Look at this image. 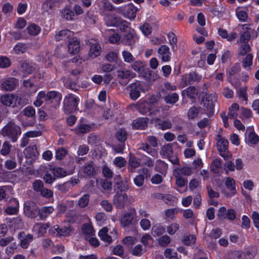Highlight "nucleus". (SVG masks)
<instances>
[{"label":"nucleus","instance_id":"nucleus-52","mask_svg":"<svg viewBox=\"0 0 259 259\" xmlns=\"http://www.w3.org/2000/svg\"><path fill=\"white\" fill-rule=\"evenodd\" d=\"M130 22H128L127 21L122 19V18L121 19V21H120L119 23V25L117 26V27H118L119 28V30L121 31V32H126V31H128L130 29H132L131 27H130Z\"/></svg>","mask_w":259,"mask_h":259},{"label":"nucleus","instance_id":"nucleus-48","mask_svg":"<svg viewBox=\"0 0 259 259\" xmlns=\"http://www.w3.org/2000/svg\"><path fill=\"white\" fill-rule=\"evenodd\" d=\"M42 178L45 182L48 184H52L56 180L50 169L46 171Z\"/></svg>","mask_w":259,"mask_h":259},{"label":"nucleus","instance_id":"nucleus-32","mask_svg":"<svg viewBox=\"0 0 259 259\" xmlns=\"http://www.w3.org/2000/svg\"><path fill=\"white\" fill-rule=\"evenodd\" d=\"M14 99V95L4 94L1 97L0 101L3 105L13 107Z\"/></svg>","mask_w":259,"mask_h":259},{"label":"nucleus","instance_id":"nucleus-27","mask_svg":"<svg viewBox=\"0 0 259 259\" xmlns=\"http://www.w3.org/2000/svg\"><path fill=\"white\" fill-rule=\"evenodd\" d=\"M257 252V248L255 246L248 247L245 251H241L243 259H252Z\"/></svg>","mask_w":259,"mask_h":259},{"label":"nucleus","instance_id":"nucleus-63","mask_svg":"<svg viewBox=\"0 0 259 259\" xmlns=\"http://www.w3.org/2000/svg\"><path fill=\"white\" fill-rule=\"evenodd\" d=\"M14 50L16 54L25 53L27 50V47L25 44L18 43L14 47Z\"/></svg>","mask_w":259,"mask_h":259},{"label":"nucleus","instance_id":"nucleus-51","mask_svg":"<svg viewBox=\"0 0 259 259\" xmlns=\"http://www.w3.org/2000/svg\"><path fill=\"white\" fill-rule=\"evenodd\" d=\"M253 55L251 54H247L242 61V65L244 68H246L252 65Z\"/></svg>","mask_w":259,"mask_h":259},{"label":"nucleus","instance_id":"nucleus-44","mask_svg":"<svg viewBox=\"0 0 259 259\" xmlns=\"http://www.w3.org/2000/svg\"><path fill=\"white\" fill-rule=\"evenodd\" d=\"M196 238L194 235H184L182 239V242L186 246L194 244L196 242Z\"/></svg>","mask_w":259,"mask_h":259},{"label":"nucleus","instance_id":"nucleus-22","mask_svg":"<svg viewBox=\"0 0 259 259\" xmlns=\"http://www.w3.org/2000/svg\"><path fill=\"white\" fill-rule=\"evenodd\" d=\"M158 53L163 62H168L170 60L171 53L167 46L165 45L161 46L158 50Z\"/></svg>","mask_w":259,"mask_h":259},{"label":"nucleus","instance_id":"nucleus-14","mask_svg":"<svg viewBox=\"0 0 259 259\" xmlns=\"http://www.w3.org/2000/svg\"><path fill=\"white\" fill-rule=\"evenodd\" d=\"M197 95L198 92L194 86H189L182 92V96L183 97L186 96L190 99L192 103H196Z\"/></svg>","mask_w":259,"mask_h":259},{"label":"nucleus","instance_id":"nucleus-6","mask_svg":"<svg viewBox=\"0 0 259 259\" xmlns=\"http://www.w3.org/2000/svg\"><path fill=\"white\" fill-rule=\"evenodd\" d=\"M138 40L139 37L134 29H130L121 38L122 44L131 46V49Z\"/></svg>","mask_w":259,"mask_h":259},{"label":"nucleus","instance_id":"nucleus-39","mask_svg":"<svg viewBox=\"0 0 259 259\" xmlns=\"http://www.w3.org/2000/svg\"><path fill=\"white\" fill-rule=\"evenodd\" d=\"M201 109L200 107H197L195 105L191 107L187 112L188 118L189 119H194L196 118L198 116Z\"/></svg>","mask_w":259,"mask_h":259},{"label":"nucleus","instance_id":"nucleus-9","mask_svg":"<svg viewBox=\"0 0 259 259\" xmlns=\"http://www.w3.org/2000/svg\"><path fill=\"white\" fill-rule=\"evenodd\" d=\"M114 190L119 193H125L129 189L128 183L126 180H122L120 175L116 176L114 179Z\"/></svg>","mask_w":259,"mask_h":259},{"label":"nucleus","instance_id":"nucleus-1","mask_svg":"<svg viewBox=\"0 0 259 259\" xmlns=\"http://www.w3.org/2000/svg\"><path fill=\"white\" fill-rule=\"evenodd\" d=\"M1 133L3 137L15 143L21 135V130L14 122L11 121L2 128Z\"/></svg>","mask_w":259,"mask_h":259},{"label":"nucleus","instance_id":"nucleus-28","mask_svg":"<svg viewBox=\"0 0 259 259\" xmlns=\"http://www.w3.org/2000/svg\"><path fill=\"white\" fill-rule=\"evenodd\" d=\"M139 75L145 80L149 81H154L157 78L156 74L153 71L145 67H144L143 70L142 71Z\"/></svg>","mask_w":259,"mask_h":259},{"label":"nucleus","instance_id":"nucleus-20","mask_svg":"<svg viewBox=\"0 0 259 259\" xmlns=\"http://www.w3.org/2000/svg\"><path fill=\"white\" fill-rule=\"evenodd\" d=\"M219 140L217 142V149L220 152V155L225 158L226 156L222 153L225 152L228 148V141L227 139L219 135Z\"/></svg>","mask_w":259,"mask_h":259},{"label":"nucleus","instance_id":"nucleus-64","mask_svg":"<svg viewBox=\"0 0 259 259\" xmlns=\"http://www.w3.org/2000/svg\"><path fill=\"white\" fill-rule=\"evenodd\" d=\"M247 88L246 87H244L241 88L238 92V96L240 99H241L243 101L246 102V104H247V102L248 101V96L247 94Z\"/></svg>","mask_w":259,"mask_h":259},{"label":"nucleus","instance_id":"nucleus-45","mask_svg":"<svg viewBox=\"0 0 259 259\" xmlns=\"http://www.w3.org/2000/svg\"><path fill=\"white\" fill-rule=\"evenodd\" d=\"M108 31L110 34L109 36L110 43L114 44L118 42L120 40V36L118 33L115 32L114 29H109Z\"/></svg>","mask_w":259,"mask_h":259},{"label":"nucleus","instance_id":"nucleus-25","mask_svg":"<svg viewBox=\"0 0 259 259\" xmlns=\"http://www.w3.org/2000/svg\"><path fill=\"white\" fill-rule=\"evenodd\" d=\"M138 109L141 114H147L150 116L152 115V105L147 102H143L140 103L138 105Z\"/></svg>","mask_w":259,"mask_h":259},{"label":"nucleus","instance_id":"nucleus-56","mask_svg":"<svg viewBox=\"0 0 259 259\" xmlns=\"http://www.w3.org/2000/svg\"><path fill=\"white\" fill-rule=\"evenodd\" d=\"M132 67L134 70L137 72L139 74L143 70L145 66L143 63L141 61H134L132 65Z\"/></svg>","mask_w":259,"mask_h":259},{"label":"nucleus","instance_id":"nucleus-15","mask_svg":"<svg viewBox=\"0 0 259 259\" xmlns=\"http://www.w3.org/2000/svg\"><path fill=\"white\" fill-rule=\"evenodd\" d=\"M201 79V76L196 72H190L188 74L183 76V82L187 85L192 84L194 82H199Z\"/></svg>","mask_w":259,"mask_h":259},{"label":"nucleus","instance_id":"nucleus-18","mask_svg":"<svg viewBox=\"0 0 259 259\" xmlns=\"http://www.w3.org/2000/svg\"><path fill=\"white\" fill-rule=\"evenodd\" d=\"M241 68L239 63H236L230 68L226 69L227 80L232 83V77L240 72Z\"/></svg>","mask_w":259,"mask_h":259},{"label":"nucleus","instance_id":"nucleus-60","mask_svg":"<svg viewBox=\"0 0 259 259\" xmlns=\"http://www.w3.org/2000/svg\"><path fill=\"white\" fill-rule=\"evenodd\" d=\"M226 259H243L241 251L234 250L230 251L227 254Z\"/></svg>","mask_w":259,"mask_h":259},{"label":"nucleus","instance_id":"nucleus-36","mask_svg":"<svg viewBox=\"0 0 259 259\" xmlns=\"http://www.w3.org/2000/svg\"><path fill=\"white\" fill-rule=\"evenodd\" d=\"M26 31L30 35L36 36L40 33L41 28L35 23H30L27 26Z\"/></svg>","mask_w":259,"mask_h":259},{"label":"nucleus","instance_id":"nucleus-5","mask_svg":"<svg viewBox=\"0 0 259 259\" xmlns=\"http://www.w3.org/2000/svg\"><path fill=\"white\" fill-rule=\"evenodd\" d=\"M24 154L26 159V163L27 165H31L37 158L39 153L36 146L33 145L27 147L24 151Z\"/></svg>","mask_w":259,"mask_h":259},{"label":"nucleus","instance_id":"nucleus-3","mask_svg":"<svg viewBox=\"0 0 259 259\" xmlns=\"http://www.w3.org/2000/svg\"><path fill=\"white\" fill-rule=\"evenodd\" d=\"M80 99L78 96L73 94H68L66 95L63 101V111L65 114H69L75 112L79 103Z\"/></svg>","mask_w":259,"mask_h":259},{"label":"nucleus","instance_id":"nucleus-29","mask_svg":"<svg viewBox=\"0 0 259 259\" xmlns=\"http://www.w3.org/2000/svg\"><path fill=\"white\" fill-rule=\"evenodd\" d=\"M156 126L160 130L164 131L171 128L172 124L171 121L168 120H161L159 118H156L155 120Z\"/></svg>","mask_w":259,"mask_h":259},{"label":"nucleus","instance_id":"nucleus-49","mask_svg":"<svg viewBox=\"0 0 259 259\" xmlns=\"http://www.w3.org/2000/svg\"><path fill=\"white\" fill-rule=\"evenodd\" d=\"M225 186L228 189L233 191L234 194L236 192L235 181L233 178L231 177L227 178L225 181Z\"/></svg>","mask_w":259,"mask_h":259},{"label":"nucleus","instance_id":"nucleus-8","mask_svg":"<svg viewBox=\"0 0 259 259\" xmlns=\"http://www.w3.org/2000/svg\"><path fill=\"white\" fill-rule=\"evenodd\" d=\"M137 215L136 210L134 207L130 208L128 212L124 213L120 218V224L123 227H128L133 224L134 219Z\"/></svg>","mask_w":259,"mask_h":259},{"label":"nucleus","instance_id":"nucleus-13","mask_svg":"<svg viewBox=\"0 0 259 259\" xmlns=\"http://www.w3.org/2000/svg\"><path fill=\"white\" fill-rule=\"evenodd\" d=\"M149 120L148 117H138L133 121L132 128L134 130H145L148 126Z\"/></svg>","mask_w":259,"mask_h":259},{"label":"nucleus","instance_id":"nucleus-23","mask_svg":"<svg viewBox=\"0 0 259 259\" xmlns=\"http://www.w3.org/2000/svg\"><path fill=\"white\" fill-rule=\"evenodd\" d=\"M82 171L85 176L93 178L96 172L93 161H90L89 163H85L82 166Z\"/></svg>","mask_w":259,"mask_h":259},{"label":"nucleus","instance_id":"nucleus-2","mask_svg":"<svg viewBox=\"0 0 259 259\" xmlns=\"http://www.w3.org/2000/svg\"><path fill=\"white\" fill-rule=\"evenodd\" d=\"M216 101L217 99L212 94L205 93L201 97L200 104L203 107L204 113L208 117H211L214 114V103Z\"/></svg>","mask_w":259,"mask_h":259},{"label":"nucleus","instance_id":"nucleus-40","mask_svg":"<svg viewBox=\"0 0 259 259\" xmlns=\"http://www.w3.org/2000/svg\"><path fill=\"white\" fill-rule=\"evenodd\" d=\"M55 179L63 178L66 176V171L60 167L50 168Z\"/></svg>","mask_w":259,"mask_h":259},{"label":"nucleus","instance_id":"nucleus-37","mask_svg":"<svg viewBox=\"0 0 259 259\" xmlns=\"http://www.w3.org/2000/svg\"><path fill=\"white\" fill-rule=\"evenodd\" d=\"M115 137L120 143H125L127 138V133L125 128L118 129L115 134Z\"/></svg>","mask_w":259,"mask_h":259},{"label":"nucleus","instance_id":"nucleus-7","mask_svg":"<svg viewBox=\"0 0 259 259\" xmlns=\"http://www.w3.org/2000/svg\"><path fill=\"white\" fill-rule=\"evenodd\" d=\"M39 207L33 202H25L24 204V212L28 218L34 219L38 216Z\"/></svg>","mask_w":259,"mask_h":259},{"label":"nucleus","instance_id":"nucleus-19","mask_svg":"<svg viewBox=\"0 0 259 259\" xmlns=\"http://www.w3.org/2000/svg\"><path fill=\"white\" fill-rule=\"evenodd\" d=\"M10 203L13 206H8L5 209V212L9 215L16 214L19 211V203L16 198H12L10 200Z\"/></svg>","mask_w":259,"mask_h":259},{"label":"nucleus","instance_id":"nucleus-59","mask_svg":"<svg viewBox=\"0 0 259 259\" xmlns=\"http://www.w3.org/2000/svg\"><path fill=\"white\" fill-rule=\"evenodd\" d=\"M112 252L114 254L119 256L122 258H124V249L121 245L119 244L115 246L113 248Z\"/></svg>","mask_w":259,"mask_h":259},{"label":"nucleus","instance_id":"nucleus-35","mask_svg":"<svg viewBox=\"0 0 259 259\" xmlns=\"http://www.w3.org/2000/svg\"><path fill=\"white\" fill-rule=\"evenodd\" d=\"M179 100V96L177 93L168 94L164 97V101L167 104L174 105Z\"/></svg>","mask_w":259,"mask_h":259},{"label":"nucleus","instance_id":"nucleus-58","mask_svg":"<svg viewBox=\"0 0 259 259\" xmlns=\"http://www.w3.org/2000/svg\"><path fill=\"white\" fill-rule=\"evenodd\" d=\"M13 6L10 3H5L2 7V13L6 16H10L12 13Z\"/></svg>","mask_w":259,"mask_h":259},{"label":"nucleus","instance_id":"nucleus-61","mask_svg":"<svg viewBox=\"0 0 259 259\" xmlns=\"http://www.w3.org/2000/svg\"><path fill=\"white\" fill-rule=\"evenodd\" d=\"M232 54L229 50L224 51L221 58V61L223 64H225L229 61H230Z\"/></svg>","mask_w":259,"mask_h":259},{"label":"nucleus","instance_id":"nucleus-57","mask_svg":"<svg viewBox=\"0 0 259 259\" xmlns=\"http://www.w3.org/2000/svg\"><path fill=\"white\" fill-rule=\"evenodd\" d=\"M82 230L85 235V238L86 236L92 235L94 232L92 226L88 223L84 224L82 225Z\"/></svg>","mask_w":259,"mask_h":259},{"label":"nucleus","instance_id":"nucleus-34","mask_svg":"<svg viewBox=\"0 0 259 259\" xmlns=\"http://www.w3.org/2000/svg\"><path fill=\"white\" fill-rule=\"evenodd\" d=\"M106 59L111 63H114L118 64V63L122 62L119 58V54L118 53L114 51L109 52L105 56Z\"/></svg>","mask_w":259,"mask_h":259},{"label":"nucleus","instance_id":"nucleus-26","mask_svg":"<svg viewBox=\"0 0 259 259\" xmlns=\"http://www.w3.org/2000/svg\"><path fill=\"white\" fill-rule=\"evenodd\" d=\"M54 210V207L51 206H45L41 207L38 210V216L39 220H45Z\"/></svg>","mask_w":259,"mask_h":259},{"label":"nucleus","instance_id":"nucleus-11","mask_svg":"<svg viewBox=\"0 0 259 259\" xmlns=\"http://www.w3.org/2000/svg\"><path fill=\"white\" fill-rule=\"evenodd\" d=\"M127 200V195L125 193H119L118 192L114 195L113 202L115 207L121 209L124 207Z\"/></svg>","mask_w":259,"mask_h":259},{"label":"nucleus","instance_id":"nucleus-30","mask_svg":"<svg viewBox=\"0 0 259 259\" xmlns=\"http://www.w3.org/2000/svg\"><path fill=\"white\" fill-rule=\"evenodd\" d=\"M54 230L58 236H67L72 232L71 226L60 227L58 225L54 226Z\"/></svg>","mask_w":259,"mask_h":259},{"label":"nucleus","instance_id":"nucleus-47","mask_svg":"<svg viewBox=\"0 0 259 259\" xmlns=\"http://www.w3.org/2000/svg\"><path fill=\"white\" fill-rule=\"evenodd\" d=\"M236 15L240 22H245L247 21L248 14L246 11L243 9H237Z\"/></svg>","mask_w":259,"mask_h":259},{"label":"nucleus","instance_id":"nucleus-4","mask_svg":"<svg viewBox=\"0 0 259 259\" xmlns=\"http://www.w3.org/2000/svg\"><path fill=\"white\" fill-rule=\"evenodd\" d=\"M128 88L130 90V97L134 101L140 97L141 92H144V83L140 81L136 80L131 83Z\"/></svg>","mask_w":259,"mask_h":259},{"label":"nucleus","instance_id":"nucleus-10","mask_svg":"<svg viewBox=\"0 0 259 259\" xmlns=\"http://www.w3.org/2000/svg\"><path fill=\"white\" fill-rule=\"evenodd\" d=\"M121 11L125 17L134 20L136 17L138 9L133 4H130L122 7Z\"/></svg>","mask_w":259,"mask_h":259},{"label":"nucleus","instance_id":"nucleus-55","mask_svg":"<svg viewBox=\"0 0 259 259\" xmlns=\"http://www.w3.org/2000/svg\"><path fill=\"white\" fill-rule=\"evenodd\" d=\"M248 141L251 145L256 144L259 141V136L255 134L254 131H251L248 135Z\"/></svg>","mask_w":259,"mask_h":259},{"label":"nucleus","instance_id":"nucleus-53","mask_svg":"<svg viewBox=\"0 0 259 259\" xmlns=\"http://www.w3.org/2000/svg\"><path fill=\"white\" fill-rule=\"evenodd\" d=\"M58 3L54 0H47L42 5V8L45 11L48 12L56 6V4Z\"/></svg>","mask_w":259,"mask_h":259},{"label":"nucleus","instance_id":"nucleus-33","mask_svg":"<svg viewBox=\"0 0 259 259\" xmlns=\"http://www.w3.org/2000/svg\"><path fill=\"white\" fill-rule=\"evenodd\" d=\"M155 168L156 171L165 176L168 169V164L165 161L159 159L156 161Z\"/></svg>","mask_w":259,"mask_h":259},{"label":"nucleus","instance_id":"nucleus-17","mask_svg":"<svg viewBox=\"0 0 259 259\" xmlns=\"http://www.w3.org/2000/svg\"><path fill=\"white\" fill-rule=\"evenodd\" d=\"M80 48V41L77 38L72 37L69 40L68 50L70 54L75 55L78 53Z\"/></svg>","mask_w":259,"mask_h":259},{"label":"nucleus","instance_id":"nucleus-31","mask_svg":"<svg viewBox=\"0 0 259 259\" xmlns=\"http://www.w3.org/2000/svg\"><path fill=\"white\" fill-rule=\"evenodd\" d=\"M121 18L114 15H109L105 18V24L108 26H113L117 27L121 21Z\"/></svg>","mask_w":259,"mask_h":259},{"label":"nucleus","instance_id":"nucleus-16","mask_svg":"<svg viewBox=\"0 0 259 259\" xmlns=\"http://www.w3.org/2000/svg\"><path fill=\"white\" fill-rule=\"evenodd\" d=\"M18 238L20 239V245L23 249H26L29 245L33 239V236L32 234H28L25 235L24 232L19 233Z\"/></svg>","mask_w":259,"mask_h":259},{"label":"nucleus","instance_id":"nucleus-46","mask_svg":"<svg viewBox=\"0 0 259 259\" xmlns=\"http://www.w3.org/2000/svg\"><path fill=\"white\" fill-rule=\"evenodd\" d=\"M222 162V160L220 158L214 159L210 165L211 171L215 174L218 173L219 169L221 167Z\"/></svg>","mask_w":259,"mask_h":259},{"label":"nucleus","instance_id":"nucleus-62","mask_svg":"<svg viewBox=\"0 0 259 259\" xmlns=\"http://www.w3.org/2000/svg\"><path fill=\"white\" fill-rule=\"evenodd\" d=\"M62 14L64 17L67 20H72L74 17V13L73 10L69 8H65Z\"/></svg>","mask_w":259,"mask_h":259},{"label":"nucleus","instance_id":"nucleus-50","mask_svg":"<svg viewBox=\"0 0 259 259\" xmlns=\"http://www.w3.org/2000/svg\"><path fill=\"white\" fill-rule=\"evenodd\" d=\"M67 154V151L63 147H59L56 150L55 157L57 160H63Z\"/></svg>","mask_w":259,"mask_h":259},{"label":"nucleus","instance_id":"nucleus-21","mask_svg":"<svg viewBox=\"0 0 259 259\" xmlns=\"http://www.w3.org/2000/svg\"><path fill=\"white\" fill-rule=\"evenodd\" d=\"M73 35V32L68 29L62 30L55 35V39L57 41H59L61 40H69L70 37Z\"/></svg>","mask_w":259,"mask_h":259},{"label":"nucleus","instance_id":"nucleus-24","mask_svg":"<svg viewBox=\"0 0 259 259\" xmlns=\"http://www.w3.org/2000/svg\"><path fill=\"white\" fill-rule=\"evenodd\" d=\"M34 70L35 67L29 62H24L21 64L20 71L24 77L31 74Z\"/></svg>","mask_w":259,"mask_h":259},{"label":"nucleus","instance_id":"nucleus-38","mask_svg":"<svg viewBox=\"0 0 259 259\" xmlns=\"http://www.w3.org/2000/svg\"><path fill=\"white\" fill-rule=\"evenodd\" d=\"M46 102L49 101L52 99H55L56 101H58L60 102L62 100V94L60 93L55 91H49L46 94Z\"/></svg>","mask_w":259,"mask_h":259},{"label":"nucleus","instance_id":"nucleus-43","mask_svg":"<svg viewBox=\"0 0 259 259\" xmlns=\"http://www.w3.org/2000/svg\"><path fill=\"white\" fill-rule=\"evenodd\" d=\"M108 229L106 228H103L98 232V235L100 239L108 243H111L112 241L111 237L107 234Z\"/></svg>","mask_w":259,"mask_h":259},{"label":"nucleus","instance_id":"nucleus-41","mask_svg":"<svg viewBox=\"0 0 259 259\" xmlns=\"http://www.w3.org/2000/svg\"><path fill=\"white\" fill-rule=\"evenodd\" d=\"M101 47L98 44H94L91 45L89 55L91 57H96L100 55Z\"/></svg>","mask_w":259,"mask_h":259},{"label":"nucleus","instance_id":"nucleus-42","mask_svg":"<svg viewBox=\"0 0 259 259\" xmlns=\"http://www.w3.org/2000/svg\"><path fill=\"white\" fill-rule=\"evenodd\" d=\"M165 232V227L160 224H157L152 228V235L154 237L160 236Z\"/></svg>","mask_w":259,"mask_h":259},{"label":"nucleus","instance_id":"nucleus-54","mask_svg":"<svg viewBox=\"0 0 259 259\" xmlns=\"http://www.w3.org/2000/svg\"><path fill=\"white\" fill-rule=\"evenodd\" d=\"M89 194H85L79 199L78 205L81 208H84L89 204Z\"/></svg>","mask_w":259,"mask_h":259},{"label":"nucleus","instance_id":"nucleus-12","mask_svg":"<svg viewBox=\"0 0 259 259\" xmlns=\"http://www.w3.org/2000/svg\"><path fill=\"white\" fill-rule=\"evenodd\" d=\"M18 84V80L15 77H9L5 79L1 84L3 90L12 91L15 89Z\"/></svg>","mask_w":259,"mask_h":259}]
</instances>
